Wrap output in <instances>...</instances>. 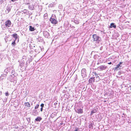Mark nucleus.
<instances>
[{"instance_id": "dca6fc26", "label": "nucleus", "mask_w": 131, "mask_h": 131, "mask_svg": "<svg viewBox=\"0 0 131 131\" xmlns=\"http://www.w3.org/2000/svg\"><path fill=\"white\" fill-rule=\"evenodd\" d=\"M93 73H94V75H95V76H98V74L97 73H96V72H93Z\"/></svg>"}, {"instance_id": "cd10ccee", "label": "nucleus", "mask_w": 131, "mask_h": 131, "mask_svg": "<svg viewBox=\"0 0 131 131\" xmlns=\"http://www.w3.org/2000/svg\"><path fill=\"white\" fill-rule=\"evenodd\" d=\"M104 102H106V101H105V100L104 101Z\"/></svg>"}, {"instance_id": "f257e3e1", "label": "nucleus", "mask_w": 131, "mask_h": 131, "mask_svg": "<svg viewBox=\"0 0 131 131\" xmlns=\"http://www.w3.org/2000/svg\"><path fill=\"white\" fill-rule=\"evenodd\" d=\"M93 40V41H96L97 43H99L100 40H99L100 37L96 34H94L92 36Z\"/></svg>"}, {"instance_id": "6e6552de", "label": "nucleus", "mask_w": 131, "mask_h": 131, "mask_svg": "<svg viewBox=\"0 0 131 131\" xmlns=\"http://www.w3.org/2000/svg\"><path fill=\"white\" fill-rule=\"evenodd\" d=\"M25 107L26 108H29L30 106V104L28 102L25 103Z\"/></svg>"}, {"instance_id": "7ed1b4c3", "label": "nucleus", "mask_w": 131, "mask_h": 131, "mask_svg": "<svg viewBox=\"0 0 131 131\" xmlns=\"http://www.w3.org/2000/svg\"><path fill=\"white\" fill-rule=\"evenodd\" d=\"M49 20L52 24H55L58 23V21L56 19H55L52 17L50 18Z\"/></svg>"}, {"instance_id": "a878e982", "label": "nucleus", "mask_w": 131, "mask_h": 131, "mask_svg": "<svg viewBox=\"0 0 131 131\" xmlns=\"http://www.w3.org/2000/svg\"><path fill=\"white\" fill-rule=\"evenodd\" d=\"M74 131H78L77 129H76V130H75Z\"/></svg>"}, {"instance_id": "4be33fe9", "label": "nucleus", "mask_w": 131, "mask_h": 131, "mask_svg": "<svg viewBox=\"0 0 131 131\" xmlns=\"http://www.w3.org/2000/svg\"><path fill=\"white\" fill-rule=\"evenodd\" d=\"M43 108L41 107L40 109V111L41 112H42L43 111Z\"/></svg>"}, {"instance_id": "393cba45", "label": "nucleus", "mask_w": 131, "mask_h": 131, "mask_svg": "<svg viewBox=\"0 0 131 131\" xmlns=\"http://www.w3.org/2000/svg\"><path fill=\"white\" fill-rule=\"evenodd\" d=\"M92 123H91V124L90 125V126H91V127H92L93 126V125H92Z\"/></svg>"}, {"instance_id": "5701e85b", "label": "nucleus", "mask_w": 131, "mask_h": 131, "mask_svg": "<svg viewBox=\"0 0 131 131\" xmlns=\"http://www.w3.org/2000/svg\"><path fill=\"white\" fill-rule=\"evenodd\" d=\"M17 0H11V1L13 2H14V1Z\"/></svg>"}, {"instance_id": "f03ea898", "label": "nucleus", "mask_w": 131, "mask_h": 131, "mask_svg": "<svg viewBox=\"0 0 131 131\" xmlns=\"http://www.w3.org/2000/svg\"><path fill=\"white\" fill-rule=\"evenodd\" d=\"M11 25V21L9 20L6 21L5 23V25L6 27H9Z\"/></svg>"}, {"instance_id": "4468645a", "label": "nucleus", "mask_w": 131, "mask_h": 131, "mask_svg": "<svg viewBox=\"0 0 131 131\" xmlns=\"http://www.w3.org/2000/svg\"><path fill=\"white\" fill-rule=\"evenodd\" d=\"M96 112V111L93 110L91 111V113L90 114V115H91L93 114V113H95Z\"/></svg>"}, {"instance_id": "9b49d317", "label": "nucleus", "mask_w": 131, "mask_h": 131, "mask_svg": "<svg viewBox=\"0 0 131 131\" xmlns=\"http://www.w3.org/2000/svg\"><path fill=\"white\" fill-rule=\"evenodd\" d=\"M17 35L16 34H13L12 35V36L15 38V39H16V40L17 38Z\"/></svg>"}, {"instance_id": "f3484780", "label": "nucleus", "mask_w": 131, "mask_h": 131, "mask_svg": "<svg viewBox=\"0 0 131 131\" xmlns=\"http://www.w3.org/2000/svg\"><path fill=\"white\" fill-rule=\"evenodd\" d=\"M48 16V15L47 14V13L45 14L44 15V17H47Z\"/></svg>"}, {"instance_id": "423d86ee", "label": "nucleus", "mask_w": 131, "mask_h": 131, "mask_svg": "<svg viewBox=\"0 0 131 131\" xmlns=\"http://www.w3.org/2000/svg\"><path fill=\"white\" fill-rule=\"evenodd\" d=\"M116 27V26L115 25V24L112 23L110 25L109 27V28H110L113 27L114 28H115Z\"/></svg>"}, {"instance_id": "412c9836", "label": "nucleus", "mask_w": 131, "mask_h": 131, "mask_svg": "<svg viewBox=\"0 0 131 131\" xmlns=\"http://www.w3.org/2000/svg\"><path fill=\"white\" fill-rule=\"evenodd\" d=\"M96 78L98 79V80L96 81L97 82L99 81L100 78L99 76L96 77Z\"/></svg>"}, {"instance_id": "b1692460", "label": "nucleus", "mask_w": 131, "mask_h": 131, "mask_svg": "<svg viewBox=\"0 0 131 131\" xmlns=\"http://www.w3.org/2000/svg\"><path fill=\"white\" fill-rule=\"evenodd\" d=\"M108 64H112V63H111V62H110L108 63Z\"/></svg>"}, {"instance_id": "39448f33", "label": "nucleus", "mask_w": 131, "mask_h": 131, "mask_svg": "<svg viewBox=\"0 0 131 131\" xmlns=\"http://www.w3.org/2000/svg\"><path fill=\"white\" fill-rule=\"evenodd\" d=\"M123 62H120L119 64H118L117 66L115 68V69L117 70L118 69H120L121 68H119V67H121V66H120L122 64Z\"/></svg>"}, {"instance_id": "1a4fd4ad", "label": "nucleus", "mask_w": 131, "mask_h": 131, "mask_svg": "<svg viewBox=\"0 0 131 131\" xmlns=\"http://www.w3.org/2000/svg\"><path fill=\"white\" fill-rule=\"evenodd\" d=\"M77 113L78 114H81L83 113V110L81 108L78 110Z\"/></svg>"}, {"instance_id": "ddd939ff", "label": "nucleus", "mask_w": 131, "mask_h": 131, "mask_svg": "<svg viewBox=\"0 0 131 131\" xmlns=\"http://www.w3.org/2000/svg\"><path fill=\"white\" fill-rule=\"evenodd\" d=\"M16 39H15L13 42L12 43V46H14L16 45Z\"/></svg>"}, {"instance_id": "6ab92c4d", "label": "nucleus", "mask_w": 131, "mask_h": 131, "mask_svg": "<svg viewBox=\"0 0 131 131\" xmlns=\"http://www.w3.org/2000/svg\"><path fill=\"white\" fill-rule=\"evenodd\" d=\"M44 104L43 103H42L40 105V106L41 107L43 108L44 107Z\"/></svg>"}, {"instance_id": "c756f323", "label": "nucleus", "mask_w": 131, "mask_h": 131, "mask_svg": "<svg viewBox=\"0 0 131 131\" xmlns=\"http://www.w3.org/2000/svg\"><path fill=\"white\" fill-rule=\"evenodd\" d=\"M9 10L8 11V13L9 12Z\"/></svg>"}, {"instance_id": "bb28decb", "label": "nucleus", "mask_w": 131, "mask_h": 131, "mask_svg": "<svg viewBox=\"0 0 131 131\" xmlns=\"http://www.w3.org/2000/svg\"><path fill=\"white\" fill-rule=\"evenodd\" d=\"M122 0V1H125V0Z\"/></svg>"}, {"instance_id": "9d476101", "label": "nucleus", "mask_w": 131, "mask_h": 131, "mask_svg": "<svg viewBox=\"0 0 131 131\" xmlns=\"http://www.w3.org/2000/svg\"><path fill=\"white\" fill-rule=\"evenodd\" d=\"M41 119L42 118L40 117H38L35 119V120L37 121L40 122Z\"/></svg>"}, {"instance_id": "20e7f679", "label": "nucleus", "mask_w": 131, "mask_h": 131, "mask_svg": "<svg viewBox=\"0 0 131 131\" xmlns=\"http://www.w3.org/2000/svg\"><path fill=\"white\" fill-rule=\"evenodd\" d=\"M107 67V66H105V65L101 66L98 67L100 71H102L106 69Z\"/></svg>"}, {"instance_id": "aec40b11", "label": "nucleus", "mask_w": 131, "mask_h": 131, "mask_svg": "<svg viewBox=\"0 0 131 131\" xmlns=\"http://www.w3.org/2000/svg\"><path fill=\"white\" fill-rule=\"evenodd\" d=\"M27 121H28L29 122H30V118H27Z\"/></svg>"}, {"instance_id": "7c9ffc66", "label": "nucleus", "mask_w": 131, "mask_h": 131, "mask_svg": "<svg viewBox=\"0 0 131 131\" xmlns=\"http://www.w3.org/2000/svg\"><path fill=\"white\" fill-rule=\"evenodd\" d=\"M83 70H85V69H84Z\"/></svg>"}, {"instance_id": "2eb2a0df", "label": "nucleus", "mask_w": 131, "mask_h": 131, "mask_svg": "<svg viewBox=\"0 0 131 131\" xmlns=\"http://www.w3.org/2000/svg\"><path fill=\"white\" fill-rule=\"evenodd\" d=\"M39 104H37L36 105L35 107V109H37L39 107Z\"/></svg>"}, {"instance_id": "a211bd4d", "label": "nucleus", "mask_w": 131, "mask_h": 131, "mask_svg": "<svg viewBox=\"0 0 131 131\" xmlns=\"http://www.w3.org/2000/svg\"><path fill=\"white\" fill-rule=\"evenodd\" d=\"M5 95L6 96H8L9 95V94L8 92H6L5 93Z\"/></svg>"}, {"instance_id": "c85d7f7f", "label": "nucleus", "mask_w": 131, "mask_h": 131, "mask_svg": "<svg viewBox=\"0 0 131 131\" xmlns=\"http://www.w3.org/2000/svg\"><path fill=\"white\" fill-rule=\"evenodd\" d=\"M130 90H131V86H130Z\"/></svg>"}, {"instance_id": "f8f14e48", "label": "nucleus", "mask_w": 131, "mask_h": 131, "mask_svg": "<svg viewBox=\"0 0 131 131\" xmlns=\"http://www.w3.org/2000/svg\"><path fill=\"white\" fill-rule=\"evenodd\" d=\"M35 29L34 27H32L31 26H29V30L31 31H34Z\"/></svg>"}, {"instance_id": "2f4dec72", "label": "nucleus", "mask_w": 131, "mask_h": 131, "mask_svg": "<svg viewBox=\"0 0 131 131\" xmlns=\"http://www.w3.org/2000/svg\"><path fill=\"white\" fill-rule=\"evenodd\" d=\"M36 131H37V130Z\"/></svg>"}, {"instance_id": "0eeeda50", "label": "nucleus", "mask_w": 131, "mask_h": 131, "mask_svg": "<svg viewBox=\"0 0 131 131\" xmlns=\"http://www.w3.org/2000/svg\"><path fill=\"white\" fill-rule=\"evenodd\" d=\"M95 81L94 77L91 78L89 79V83H92L94 82Z\"/></svg>"}]
</instances>
